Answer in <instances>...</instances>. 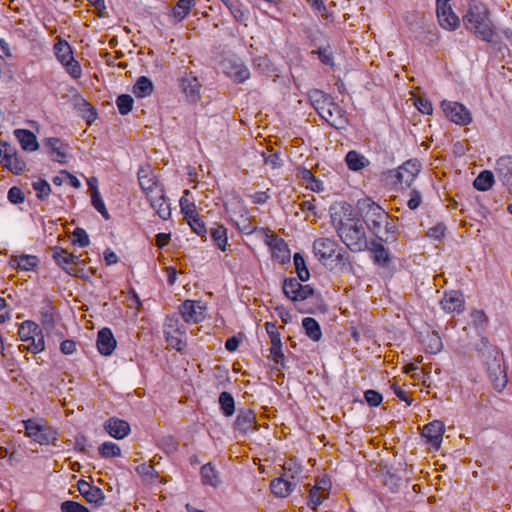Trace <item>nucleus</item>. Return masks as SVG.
Returning <instances> with one entry per match:
<instances>
[{
  "label": "nucleus",
  "mask_w": 512,
  "mask_h": 512,
  "mask_svg": "<svg viewBox=\"0 0 512 512\" xmlns=\"http://www.w3.org/2000/svg\"><path fill=\"white\" fill-rule=\"evenodd\" d=\"M91 202L94 208L105 218L109 219L110 215L105 207V204L100 196V193L97 188L93 189V196L91 197Z\"/></svg>",
  "instance_id": "nucleus-53"
},
{
  "label": "nucleus",
  "mask_w": 512,
  "mask_h": 512,
  "mask_svg": "<svg viewBox=\"0 0 512 512\" xmlns=\"http://www.w3.org/2000/svg\"><path fill=\"white\" fill-rule=\"evenodd\" d=\"M16 139L19 141L23 150L36 151L39 148L36 136L27 129H16L14 131Z\"/></svg>",
  "instance_id": "nucleus-27"
},
{
  "label": "nucleus",
  "mask_w": 512,
  "mask_h": 512,
  "mask_svg": "<svg viewBox=\"0 0 512 512\" xmlns=\"http://www.w3.org/2000/svg\"><path fill=\"white\" fill-rule=\"evenodd\" d=\"M495 182L493 172L489 170L482 171L474 180V187L479 191H487L492 188Z\"/></svg>",
  "instance_id": "nucleus-37"
},
{
  "label": "nucleus",
  "mask_w": 512,
  "mask_h": 512,
  "mask_svg": "<svg viewBox=\"0 0 512 512\" xmlns=\"http://www.w3.org/2000/svg\"><path fill=\"white\" fill-rule=\"evenodd\" d=\"M77 107L83 113V117L86 118L88 124H91L96 119L97 114L94 107L86 100L81 99L77 103Z\"/></svg>",
  "instance_id": "nucleus-50"
},
{
  "label": "nucleus",
  "mask_w": 512,
  "mask_h": 512,
  "mask_svg": "<svg viewBox=\"0 0 512 512\" xmlns=\"http://www.w3.org/2000/svg\"><path fill=\"white\" fill-rule=\"evenodd\" d=\"M328 483L326 481H322V485L314 486L309 492V501L308 505L316 510V508L323 502L326 497L324 491L326 490V486Z\"/></svg>",
  "instance_id": "nucleus-35"
},
{
  "label": "nucleus",
  "mask_w": 512,
  "mask_h": 512,
  "mask_svg": "<svg viewBox=\"0 0 512 512\" xmlns=\"http://www.w3.org/2000/svg\"><path fill=\"white\" fill-rule=\"evenodd\" d=\"M13 147L5 141L0 140V164L3 166L7 162V159L11 157Z\"/></svg>",
  "instance_id": "nucleus-64"
},
{
  "label": "nucleus",
  "mask_w": 512,
  "mask_h": 512,
  "mask_svg": "<svg viewBox=\"0 0 512 512\" xmlns=\"http://www.w3.org/2000/svg\"><path fill=\"white\" fill-rule=\"evenodd\" d=\"M37 257L31 255H21L11 260V265L25 271H30L37 266Z\"/></svg>",
  "instance_id": "nucleus-39"
},
{
  "label": "nucleus",
  "mask_w": 512,
  "mask_h": 512,
  "mask_svg": "<svg viewBox=\"0 0 512 512\" xmlns=\"http://www.w3.org/2000/svg\"><path fill=\"white\" fill-rule=\"evenodd\" d=\"M421 165L417 160H408L397 170V179L401 184L410 187L419 174Z\"/></svg>",
  "instance_id": "nucleus-18"
},
{
  "label": "nucleus",
  "mask_w": 512,
  "mask_h": 512,
  "mask_svg": "<svg viewBox=\"0 0 512 512\" xmlns=\"http://www.w3.org/2000/svg\"><path fill=\"white\" fill-rule=\"evenodd\" d=\"M137 175L139 185L147 199H150L151 195H156L155 191L164 190L163 186L159 183L150 167H140Z\"/></svg>",
  "instance_id": "nucleus-10"
},
{
  "label": "nucleus",
  "mask_w": 512,
  "mask_h": 512,
  "mask_svg": "<svg viewBox=\"0 0 512 512\" xmlns=\"http://www.w3.org/2000/svg\"><path fill=\"white\" fill-rule=\"evenodd\" d=\"M180 85L183 92L191 101H196L200 96V83L197 77L192 74H185L180 79Z\"/></svg>",
  "instance_id": "nucleus-25"
},
{
  "label": "nucleus",
  "mask_w": 512,
  "mask_h": 512,
  "mask_svg": "<svg viewBox=\"0 0 512 512\" xmlns=\"http://www.w3.org/2000/svg\"><path fill=\"white\" fill-rule=\"evenodd\" d=\"M397 227L393 220L389 217L386 222L381 225L380 232H376L375 236L381 242L392 243L396 240Z\"/></svg>",
  "instance_id": "nucleus-29"
},
{
  "label": "nucleus",
  "mask_w": 512,
  "mask_h": 512,
  "mask_svg": "<svg viewBox=\"0 0 512 512\" xmlns=\"http://www.w3.org/2000/svg\"><path fill=\"white\" fill-rule=\"evenodd\" d=\"M155 194L156 195H151V198L148 199V201L158 216L163 220H167L171 216V208L165 197L164 190H157L155 191Z\"/></svg>",
  "instance_id": "nucleus-19"
},
{
  "label": "nucleus",
  "mask_w": 512,
  "mask_h": 512,
  "mask_svg": "<svg viewBox=\"0 0 512 512\" xmlns=\"http://www.w3.org/2000/svg\"><path fill=\"white\" fill-rule=\"evenodd\" d=\"M270 249L272 251L273 258L276 259L280 264L290 262V250L283 239L277 240L276 244Z\"/></svg>",
  "instance_id": "nucleus-32"
},
{
  "label": "nucleus",
  "mask_w": 512,
  "mask_h": 512,
  "mask_svg": "<svg viewBox=\"0 0 512 512\" xmlns=\"http://www.w3.org/2000/svg\"><path fill=\"white\" fill-rule=\"evenodd\" d=\"M191 229L199 236L203 237L207 233L205 223L200 218L199 214L186 220Z\"/></svg>",
  "instance_id": "nucleus-55"
},
{
  "label": "nucleus",
  "mask_w": 512,
  "mask_h": 512,
  "mask_svg": "<svg viewBox=\"0 0 512 512\" xmlns=\"http://www.w3.org/2000/svg\"><path fill=\"white\" fill-rule=\"evenodd\" d=\"M227 69V74L233 78L235 82L242 83L250 77L249 69L242 63H231Z\"/></svg>",
  "instance_id": "nucleus-33"
},
{
  "label": "nucleus",
  "mask_w": 512,
  "mask_h": 512,
  "mask_svg": "<svg viewBox=\"0 0 512 512\" xmlns=\"http://www.w3.org/2000/svg\"><path fill=\"white\" fill-rule=\"evenodd\" d=\"M496 176L512 195V157H500L495 166Z\"/></svg>",
  "instance_id": "nucleus-13"
},
{
  "label": "nucleus",
  "mask_w": 512,
  "mask_h": 512,
  "mask_svg": "<svg viewBox=\"0 0 512 512\" xmlns=\"http://www.w3.org/2000/svg\"><path fill=\"white\" fill-rule=\"evenodd\" d=\"M195 4V0H178L173 8V15L179 21L183 20L190 12L191 7Z\"/></svg>",
  "instance_id": "nucleus-44"
},
{
  "label": "nucleus",
  "mask_w": 512,
  "mask_h": 512,
  "mask_svg": "<svg viewBox=\"0 0 512 512\" xmlns=\"http://www.w3.org/2000/svg\"><path fill=\"white\" fill-rule=\"evenodd\" d=\"M64 67L67 73L74 79H78L82 75V69L78 61H76L73 57L72 60H68L65 62Z\"/></svg>",
  "instance_id": "nucleus-57"
},
{
  "label": "nucleus",
  "mask_w": 512,
  "mask_h": 512,
  "mask_svg": "<svg viewBox=\"0 0 512 512\" xmlns=\"http://www.w3.org/2000/svg\"><path fill=\"white\" fill-rule=\"evenodd\" d=\"M99 453L104 458L117 457L120 456L121 449L117 444L108 441L99 447Z\"/></svg>",
  "instance_id": "nucleus-49"
},
{
  "label": "nucleus",
  "mask_w": 512,
  "mask_h": 512,
  "mask_svg": "<svg viewBox=\"0 0 512 512\" xmlns=\"http://www.w3.org/2000/svg\"><path fill=\"white\" fill-rule=\"evenodd\" d=\"M221 2L229 9L237 22L244 23L248 19V13L243 9L239 0H221Z\"/></svg>",
  "instance_id": "nucleus-31"
},
{
  "label": "nucleus",
  "mask_w": 512,
  "mask_h": 512,
  "mask_svg": "<svg viewBox=\"0 0 512 512\" xmlns=\"http://www.w3.org/2000/svg\"><path fill=\"white\" fill-rule=\"evenodd\" d=\"M371 251L374 254V261L377 264H385L389 260V254L388 251L385 249V247L379 243L373 241L371 243Z\"/></svg>",
  "instance_id": "nucleus-46"
},
{
  "label": "nucleus",
  "mask_w": 512,
  "mask_h": 512,
  "mask_svg": "<svg viewBox=\"0 0 512 512\" xmlns=\"http://www.w3.org/2000/svg\"><path fill=\"white\" fill-rule=\"evenodd\" d=\"M444 431L445 426L443 422L435 420L424 426L422 435L427 439V442L431 445V447L434 449H439L443 439Z\"/></svg>",
  "instance_id": "nucleus-14"
},
{
  "label": "nucleus",
  "mask_w": 512,
  "mask_h": 512,
  "mask_svg": "<svg viewBox=\"0 0 512 512\" xmlns=\"http://www.w3.org/2000/svg\"><path fill=\"white\" fill-rule=\"evenodd\" d=\"M284 473L282 476L292 480L297 481V476L301 473L302 469L298 466L293 460H289L285 462L283 465Z\"/></svg>",
  "instance_id": "nucleus-52"
},
{
  "label": "nucleus",
  "mask_w": 512,
  "mask_h": 512,
  "mask_svg": "<svg viewBox=\"0 0 512 512\" xmlns=\"http://www.w3.org/2000/svg\"><path fill=\"white\" fill-rule=\"evenodd\" d=\"M463 299L460 293L451 291L450 293H445L443 299L441 300L442 308L447 312H461L463 309Z\"/></svg>",
  "instance_id": "nucleus-28"
},
{
  "label": "nucleus",
  "mask_w": 512,
  "mask_h": 512,
  "mask_svg": "<svg viewBox=\"0 0 512 512\" xmlns=\"http://www.w3.org/2000/svg\"><path fill=\"white\" fill-rule=\"evenodd\" d=\"M182 318L187 323L197 324L205 318V308L200 302L186 300L180 306Z\"/></svg>",
  "instance_id": "nucleus-12"
},
{
  "label": "nucleus",
  "mask_w": 512,
  "mask_h": 512,
  "mask_svg": "<svg viewBox=\"0 0 512 512\" xmlns=\"http://www.w3.org/2000/svg\"><path fill=\"white\" fill-rule=\"evenodd\" d=\"M256 427V416L250 409L241 410L234 423L235 430L242 434L254 430Z\"/></svg>",
  "instance_id": "nucleus-22"
},
{
  "label": "nucleus",
  "mask_w": 512,
  "mask_h": 512,
  "mask_svg": "<svg viewBox=\"0 0 512 512\" xmlns=\"http://www.w3.org/2000/svg\"><path fill=\"white\" fill-rule=\"evenodd\" d=\"M298 481H292L284 476H280L270 483L271 492L281 498H285L291 494Z\"/></svg>",
  "instance_id": "nucleus-23"
},
{
  "label": "nucleus",
  "mask_w": 512,
  "mask_h": 512,
  "mask_svg": "<svg viewBox=\"0 0 512 512\" xmlns=\"http://www.w3.org/2000/svg\"><path fill=\"white\" fill-rule=\"evenodd\" d=\"M441 107L445 116L458 125H468L472 122L469 110L459 102L443 101Z\"/></svg>",
  "instance_id": "nucleus-8"
},
{
  "label": "nucleus",
  "mask_w": 512,
  "mask_h": 512,
  "mask_svg": "<svg viewBox=\"0 0 512 512\" xmlns=\"http://www.w3.org/2000/svg\"><path fill=\"white\" fill-rule=\"evenodd\" d=\"M428 338V344H427V350L430 353H437L442 349V341L440 337L437 334H430L427 336Z\"/></svg>",
  "instance_id": "nucleus-62"
},
{
  "label": "nucleus",
  "mask_w": 512,
  "mask_h": 512,
  "mask_svg": "<svg viewBox=\"0 0 512 512\" xmlns=\"http://www.w3.org/2000/svg\"><path fill=\"white\" fill-rule=\"evenodd\" d=\"M117 342L109 328H102L97 335V348L100 354L109 356L113 353Z\"/></svg>",
  "instance_id": "nucleus-20"
},
{
  "label": "nucleus",
  "mask_w": 512,
  "mask_h": 512,
  "mask_svg": "<svg viewBox=\"0 0 512 512\" xmlns=\"http://www.w3.org/2000/svg\"><path fill=\"white\" fill-rule=\"evenodd\" d=\"M25 166V162L17 156L15 149H13L11 157L7 159V162L4 165L5 168L16 175L21 174L24 171Z\"/></svg>",
  "instance_id": "nucleus-43"
},
{
  "label": "nucleus",
  "mask_w": 512,
  "mask_h": 512,
  "mask_svg": "<svg viewBox=\"0 0 512 512\" xmlns=\"http://www.w3.org/2000/svg\"><path fill=\"white\" fill-rule=\"evenodd\" d=\"M180 208L181 212L184 214L185 220L196 217V214H198L195 204L189 201L185 196L180 199Z\"/></svg>",
  "instance_id": "nucleus-54"
},
{
  "label": "nucleus",
  "mask_w": 512,
  "mask_h": 512,
  "mask_svg": "<svg viewBox=\"0 0 512 512\" xmlns=\"http://www.w3.org/2000/svg\"><path fill=\"white\" fill-rule=\"evenodd\" d=\"M365 400L370 406H379L383 400L382 395L376 390H367L364 393Z\"/></svg>",
  "instance_id": "nucleus-63"
},
{
  "label": "nucleus",
  "mask_w": 512,
  "mask_h": 512,
  "mask_svg": "<svg viewBox=\"0 0 512 512\" xmlns=\"http://www.w3.org/2000/svg\"><path fill=\"white\" fill-rule=\"evenodd\" d=\"M18 335L26 343L22 345L24 350L37 354L45 349L44 337L35 322H23L19 327Z\"/></svg>",
  "instance_id": "nucleus-5"
},
{
  "label": "nucleus",
  "mask_w": 512,
  "mask_h": 512,
  "mask_svg": "<svg viewBox=\"0 0 512 512\" xmlns=\"http://www.w3.org/2000/svg\"><path fill=\"white\" fill-rule=\"evenodd\" d=\"M61 512H89V510L76 501L67 500L61 504Z\"/></svg>",
  "instance_id": "nucleus-59"
},
{
  "label": "nucleus",
  "mask_w": 512,
  "mask_h": 512,
  "mask_svg": "<svg viewBox=\"0 0 512 512\" xmlns=\"http://www.w3.org/2000/svg\"><path fill=\"white\" fill-rule=\"evenodd\" d=\"M283 292L293 301H303L313 294V289L309 285H302L295 278H288L284 281Z\"/></svg>",
  "instance_id": "nucleus-9"
},
{
  "label": "nucleus",
  "mask_w": 512,
  "mask_h": 512,
  "mask_svg": "<svg viewBox=\"0 0 512 512\" xmlns=\"http://www.w3.org/2000/svg\"><path fill=\"white\" fill-rule=\"evenodd\" d=\"M333 223L338 236L351 251H363L367 248L366 231L361 220L347 218L336 223L334 218Z\"/></svg>",
  "instance_id": "nucleus-3"
},
{
  "label": "nucleus",
  "mask_w": 512,
  "mask_h": 512,
  "mask_svg": "<svg viewBox=\"0 0 512 512\" xmlns=\"http://www.w3.org/2000/svg\"><path fill=\"white\" fill-rule=\"evenodd\" d=\"M7 198L12 204H20L25 200L24 193L17 186H13L9 189Z\"/></svg>",
  "instance_id": "nucleus-61"
},
{
  "label": "nucleus",
  "mask_w": 512,
  "mask_h": 512,
  "mask_svg": "<svg viewBox=\"0 0 512 512\" xmlns=\"http://www.w3.org/2000/svg\"><path fill=\"white\" fill-rule=\"evenodd\" d=\"M33 189L37 193V198L40 200L45 199L51 193V187L49 183L44 179H39L32 183Z\"/></svg>",
  "instance_id": "nucleus-51"
},
{
  "label": "nucleus",
  "mask_w": 512,
  "mask_h": 512,
  "mask_svg": "<svg viewBox=\"0 0 512 512\" xmlns=\"http://www.w3.org/2000/svg\"><path fill=\"white\" fill-rule=\"evenodd\" d=\"M201 477L205 485L216 487L220 484V478L211 463L202 466Z\"/></svg>",
  "instance_id": "nucleus-40"
},
{
  "label": "nucleus",
  "mask_w": 512,
  "mask_h": 512,
  "mask_svg": "<svg viewBox=\"0 0 512 512\" xmlns=\"http://www.w3.org/2000/svg\"><path fill=\"white\" fill-rule=\"evenodd\" d=\"M309 100L319 116L326 111L327 106L333 101V98L321 90L313 89L308 93Z\"/></svg>",
  "instance_id": "nucleus-26"
},
{
  "label": "nucleus",
  "mask_w": 512,
  "mask_h": 512,
  "mask_svg": "<svg viewBox=\"0 0 512 512\" xmlns=\"http://www.w3.org/2000/svg\"><path fill=\"white\" fill-rule=\"evenodd\" d=\"M134 100L128 94H121L117 97L116 104L121 115H127L133 108Z\"/></svg>",
  "instance_id": "nucleus-48"
},
{
  "label": "nucleus",
  "mask_w": 512,
  "mask_h": 512,
  "mask_svg": "<svg viewBox=\"0 0 512 512\" xmlns=\"http://www.w3.org/2000/svg\"><path fill=\"white\" fill-rule=\"evenodd\" d=\"M154 89L152 81L145 77L141 76L137 79L134 87H133V93L138 98L147 97L152 94Z\"/></svg>",
  "instance_id": "nucleus-34"
},
{
  "label": "nucleus",
  "mask_w": 512,
  "mask_h": 512,
  "mask_svg": "<svg viewBox=\"0 0 512 512\" xmlns=\"http://www.w3.org/2000/svg\"><path fill=\"white\" fill-rule=\"evenodd\" d=\"M26 435L41 445H47L55 440L53 433L44 429L32 420L25 422Z\"/></svg>",
  "instance_id": "nucleus-17"
},
{
  "label": "nucleus",
  "mask_w": 512,
  "mask_h": 512,
  "mask_svg": "<svg viewBox=\"0 0 512 512\" xmlns=\"http://www.w3.org/2000/svg\"><path fill=\"white\" fill-rule=\"evenodd\" d=\"M78 490L81 495L90 503L100 505L104 500L103 491L85 480L78 482Z\"/></svg>",
  "instance_id": "nucleus-21"
},
{
  "label": "nucleus",
  "mask_w": 512,
  "mask_h": 512,
  "mask_svg": "<svg viewBox=\"0 0 512 512\" xmlns=\"http://www.w3.org/2000/svg\"><path fill=\"white\" fill-rule=\"evenodd\" d=\"M234 222L237 228L244 234L250 235L256 230V225L252 223L251 219L247 215H239Z\"/></svg>",
  "instance_id": "nucleus-47"
},
{
  "label": "nucleus",
  "mask_w": 512,
  "mask_h": 512,
  "mask_svg": "<svg viewBox=\"0 0 512 512\" xmlns=\"http://www.w3.org/2000/svg\"><path fill=\"white\" fill-rule=\"evenodd\" d=\"M219 404L223 414L230 417L235 412V402L229 392H222L219 396Z\"/></svg>",
  "instance_id": "nucleus-42"
},
{
  "label": "nucleus",
  "mask_w": 512,
  "mask_h": 512,
  "mask_svg": "<svg viewBox=\"0 0 512 512\" xmlns=\"http://www.w3.org/2000/svg\"><path fill=\"white\" fill-rule=\"evenodd\" d=\"M346 164L350 170L360 171L369 164V160L357 151H349L345 157Z\"/></svg>",
  "instance_id": "nucleus-30"
},
{
  "label": "nucleus",
  "mask_w": 512,
  "mask_h": 512,
  "mask_svg": "<svg viewBox=\"0 0 512 512\" xmlns=\"http://www.w3.org/2000/svg\"><path fill=\"white\" fill-rule=\"evenodd\" d=\"M45 145L52 149L57 154V161L63 162V159L66 157V154L61 149L60 139L58 138H48L45 142Z\"/></svg>",
  "instance_id": "nucleus-56"
},
{
  "label": "nucleus",
  "mask_w": 512,
  "mask_h": 512,
  "mask_svg": "<svg viewBox=\"0 0 512 512\" xmlns=\"http://www.w3.org/2000/svg\"><path fill=\"white\" fill-rule=\"evenodd\" d=\"M293 260L299 279L302 282H306L307 280H309L310 273L306 266L303 256L300 253H295Z\"/></svg>",
  "instance_id": "nucleus-45"
},
{
  "label": "nucleus",
  "mask_w": 512,
  "mask_h": 512,
  "mask_svg": "<svg viewBox=\"0 0 512 512\" xmlns=\"http://www.w3.org/2000/svg\"><path fill=\"white\" fill-rule=\"evenodd\" d=\"M467 30L486 42H493L495 32L490 19V12L485 4L478 0H470L468 10L463 17Z\"/></svg>",
  "instance_id": "nucleus-2"
},
{
  "label": "nucleus",
  "mask_w": 512,
  "mask_h": 512,
  "mask_svg": "<svg viewBox=\"0 0 512 512\" xmlns=\"http://www.w3.org/2000/svg\"><path fill=\"white\" fill-rule=\"evenodd\" d=\"M164 333L168 345L178 352H183L187 346L184 339L185 327L179 324L176 317H168L165 322Z\"/></svg>",
  "instance_id": "nucleus-7"
},
{
  "label": "nucleus",
  "mask_w": 512,
  "mask_h": 512,
  "mask_svg": "<svg viewBox=\"0 0 512 512\" xmlns=\"http://www.w3.org/2000/svg\"><path fill=\"white\" fill-rule=\"evenodd\" d=\"M104 428L110 436L116 439H123L130 432L129 423L118 418H110L107 420Z\"/></svg>",
  "instance_id": "nucleus-24"
},
{
  "label": "nucleus",
  "mask_w": 512,
  "mask_h": 512,
  "mask_svg": "<svg viewBox=\"0 0 512 512\" xmlns=\"http://www.w3.org/2000/svg\"><path fill=\"white\" fill-rule=\"evenodd\" d=\"M437 18L439 24L448 30H454L459 25V17L453 12L449 2L437 4Z\"/></svg>",
  "instance_id": "nucleus-15"
},
{
  "label": "nucleus",
  "mask_w": 512,
  "mask_h": 512,
  "mask_svg": "<svg viewBox=\"0 0 512 512\" xmlns=\"http://www.w3.org/2000/svg\"><path fill=\"white\" fill-rule=\"evenodd\" d=\"M210 235L215 245L222 251L226 250L227 229L222 225H215L210 229Z\"/></svg>",
  "instance_id": "nucleus-38"
},
{
  "label": "nucleus",
  "mask_w": 512,
  "mask_h": 512,
  "mask_svg": "<svg viewBox=\"0 0 512 512\" xmlns=\"http://www.w3.org/2000/svg\"><path fill=\"white\" fill-rule=\"evenodd\" d=\"M321 118L336 129H344L348 125L345 110L334 101L327 106L326 111H323Z\"/></svg>",
  "instance_id": "nucleus-11"
},
{
  "label": "nucleus",
  "mask_w": 512,
  "mask_h": 512,
  "mask_svg": "<svg viewBox=\"0 0 512 512\" xmlns=\"http://www.w3.org/2000/svg\"><path fill=\"white\" fill-rule=\"evenodd\" d=\"M55 55L57 59L64 64L68 60H72L73 53L68 42L60 40L54 45Z\"/></svg>",
  "instance_id": "nucleus-41"
},
{
  "label": "nucleus",
  "mask_w": 512,
  "mask_h": 512,
  "mask_svg": "<svg viewBox=\"0 0 512 512\" xmlns=\"http://www.w3.org/2000/svg\"><path fill=\"white\" fill-rule=\"evenodd\" d=\"M477 351L494 389L501 392L508 382L502 352L485 337L477 344Z\"/></svg>",
  "instance_id": "nucleus-1"
},
{
  "label": "nucleus",
  "mask_w": 512,
  "mask_h": 512,
  "mask_svg": "<svg viewBox=\"0 0 512 512\" xmlns=\"http://www.w3.org/2000/svg\"><path fill=\"white\" fill-rule=\"evenodd\" d=\"M313 252L320 262L328 265L334 260H342L338 243L330 238L321 237L314 241Z\"/></svg>",
  "instance_id": "nucleus-6"
},
{
  "label": "nucleus",
  "mask_w": 512,
  "mask_h": 512,
  "mask_svg": "<svg viewBox=\"0 0 512 512\" xmlns=\"http://www.w3.org/2000/svg\"><path fill=\"white\" fill-rule=\"evenodd\" d=\"M302 326L306 335L313 341H319L322 337V332L318 322L312 317H306L302 321Z\"/></svg>",
  "instance_id": "nucleus-36"
},
{
  "label": "nucleus",
  "mask_w": 512,
  "mask_h": 512,
  "mask_svg": "<svg viewBox=\"0 0 512 512\" xmlns=\"http://www.w3.org/2000/svg\"><path fill=\"white\" fill-rule=\"evenodd\" d=\"M357 209L374 235L376 232H380L381 225L388 219L387 212L371 198L358 200Z\"/></svg>",
  "instance_id": "nucleus-4"
},
{
  "label": "nucleus",
  "mask_w": 512,
  "mask_h": 512,
  "mask_svg": "<svg viewBox=\"0 0 512 512\" xmlns=\"http://www.w3.org/2000/svg\"><path fill=\"white\" fill-rule=\"evenodd\" d=\"M53 258L67 273L78 276L79 270L76 265L79 262V256L69 253L64 249H59L54 251Z\"/></svg>",
  "instance_id": "nucleus-16"
},
{
  "label": "nucleus",
  "mask_w": 512,
  "mask_h": 512,
  "mask_svg": "<svg viewBox=\"0 0 512 512\" xmlns=\"http://www.w3.org/2000/svg\"><path fill=\"white\" fill-rule=\"evenodd\" d=\"M73 243L80 247H87L90 243L89 236L82 228H76L73 232Z\"/></svg>",
  "instance_id": "nucleus-58"
},
{
  "label": "nucleus",
  "mask_w": 512,
  "mask_h": 512,
  "mask_svg": "<svg viewBox=\"0 0 512 512\" xmlns=\"http://www.w3.org/2000/svg\"><path fill=\"white\" fill-rule=\"evenodd\" d=\"M312 54H317L318 55V58L319 60L325 64V65H329V66H334V61H333V55L332 53L329 51L328 48H318L317 50L315 51H312Z\"/></svg>",
  "instance_id": "nucleus-60"
}]
</instances>
